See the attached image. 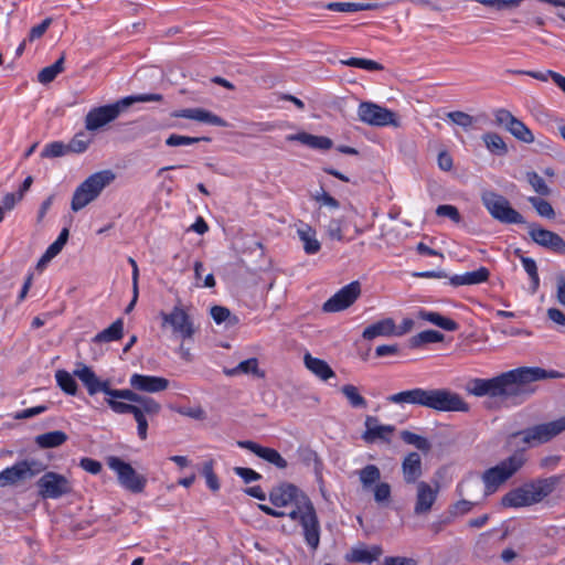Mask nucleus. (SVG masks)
<instances>
[{
    "instance_id": "nucleus-41",
    "label": "nucleus",
    "mask_w": 565,
    "mask_h": 565,
    "mask_svg": "<svg viewBox=\"0 0 565 565\" xmlns=\"http://www.w3.org/2000/svg\"><path fill=\"white\" fill-rule=\"evenodd\" d=\"M488 150L499 157L508 153V146L500 135L497 132H487L482 136Z\"/></svg>"
},
{
    "instance_id": "nucleus-49",
    "label": "nucleus",
    "mask_w": 565,
    "mask_h": 565,
    "mask_svg": "<svg viewBox=\"0 0 565 565\" xmlns=\"http://www.w3.org/2000/svg\"><path fill=\"white\" fill-rule=\"evenodd\" d=\"M68 152H67L66 143H64L62 141H53V142L45 145V147L41 151V158L53 159V158L63 157Z\"/></svg>"
},
{
    "instance_id": "nucleus-53",
    "label": "nucleus",
    "mask_w": 565,
    "mask_h": 565,
    "mask_svg": "<svg viewBox=\"0 0 565 565\" xmlns=\"http://www.w3.org/2000/svg\"><path fill=\"white\" fill-rule=\"evenodd\" d=\"M476 2L486 7L494 8L497 10H505L518 8L523 0H475Z\"/></svg>"
},
{
    "instance_id": "nucleus-42",
    "label": "nucleus",
    "mask_w": 565,
    "mask_h": 565,
    "mask_svg": "<svg viewBox=\"0 0 565 565\" xmlns=\"http://www.w3.org/2000/svg\"><path fill=\"white\" fill-rule=\"evenodd\" d=\"M399 437L405 444L416 447L424 454H428L431 449V444L426 437L419 436L413 431L402 430Z\"/></svg>"
},
{
    "instance_id": "nucleus-52",
    "label": "nucleus",
    "mask_w": 565,
    "mask_h": 565,
    "mask_svg": "<svg viewBox=\"0 0 565 565\" xmlns=\"http://www.w3.org/2000/svg\"><path fill=\"white\" fill-rule=\"evenodd\" d=\"M211 316L215 323L221 324L226 320H230V324H235L237 322L236 317H232L230 309L223 306H213L211 308Z\"/></svg>"
},
{
    "instance_id": "nucleus-9",
    "label": "nucleus",
    "mask_w": 565,
    "mask_h": 565,
    "mask_svg": "<svg viewBox=\"0 0 565 565\" xmlns=\"http://www.w3.org/2000/svg\"><path fill=\"white\" fill-rule=\"evenodd\" d=\"M481 201L490 215L502 224H526L521 213L513 209L509 200L493 191H484Z\"/></svg>"
},
{
    "instance_id": "nucleus-24",
    "label": "nucleus",
    "mask_w": 565,
    "mask_h": 565,
    "mask_svg": "<svg viewBox=\"0 0 565 565\" xmlns=\"http://www.w3.org/2000/svg\"><path fill=\"white\" fill-rule=\"evenodd\" d=\"M130 386L136 391L158 393L168 388L169 381L164 377L135 373L129 380Z\"/></svg>"
},
{
    "instance_id": "nucleus-21",
    "label": "nucleus",
    "mask_w": 565,
    "mask_h": 565,
    "mask_svg": "<svg viewBox=\"0 0 565 565\" xmlns=\"http://www.w3.org/2000/svg\"><path fill=\"white\" fill-rule=\"evenodd\" d=\"M365 430L362 434V439L366 444H374L377 440L383 443H391V436L395 431L393 425H382L376 416H366L364 422Z\"/></svg>"
},
{
    "instance_id": "nucleus-29",
    "label": "nucleus",
    "mask_w": 565,
    "mask_h": 565,
    "mask_svg": "<svg viewBox=\"0 0 565 565\" xmlns=\"http://www.w3.org/2000/svg\"><path fill=\"white\" fill-rule=\"evenodd\" d=\"M289 141H299L312 149L328 150L332 147L333 142L330 138L324 136H315L308 132H299L296 135H289L287 137Z\"/></svg>"
},
{
    "instance_id": "nucleus-51",
    "label": "nucleus",
    "mask_w": 565,
    "mask_h": 565,
    "mask_svg": "<svg viewBox=\"0 0 565 565\" xmlns=\"http://www.w3.org/2000/svg\"><path fill=\"white\" fill-rule=\"evenodd\" d=\"M446 116L451 122L462 127L465 130L470 129L476 122L475 117L460 110L450 111Z\"/></svg>"
},
{
    "instance_id": "nucleus-27",
    "label": "nucleus",
    "mask_w": 565,
    "mask_h": 565,
    "mask_svg": "<svg viewBox=\"0 0 565 565\" xmlns=\"http://www.w3.org/2000/svg\"><path fill=\"white\" fill-rule=\"evenodd\" d=\"M490 271L486 267H480L477 270L468 271L462 275H454L450 277V285L458 287L463 285H478L489 279Z\"/></svg>"
},
{
    "instance_id": "nucleus-63",
    "label": "nucleus",
    "mask_w": 565,
    "mask_h": 565,
    "mask_svg": "<svg viewBox=\"0 0 565 565\" xmlns=\"http://www.w3.org/2000/svg\"><path fill=\"white\" fill-rule=\"evenodd\" d=\"M181 415L188 416L193 419L203 420L205 418V412L202 407H181L178 409Z\"/></svg>"
},
{
    "instance_id": "nucleus-30",
    "label": "nucleus",
    "mask_w": 565,
    "mask_h": 565,
    "mask_svg": "<svg viewBox=\"0 0 565 565\" xmlns=\"http://www.w3.org/2000/svg\"><path fill=\"white\" fill-rule=\"evenodd\" d=\"M395 333V322L392 318L380 320L366 327L362 333L365 340H373L376 337H388Z\"/></svg>"
},
{
    "instance_id": "nucleus-14",
    "label": "nucleus",
    "mask_w": 565,
    "mask_h": 565,
    "mask_svg": "<svg viewBox=\"0 0 565 565\" xmlns=\"http://www.w3.org/2000/svg\"><path fill=\"white\" fill-rule=\"evenodd\" d=\"M39 494L43 499H58L72 492L68 479L57 472H45L36 482Z\"/></svg>"
},
{
    "instance_id": "nucleus-61",
    "label": "nucleus",
    "mask_w": 565,
    "mask_h": 565,
    "mask_svg": "<svg viewBox=\"0 0 565 565\" xmlns=\"http://www.w3.org/2000/svg\"><path fill=\"white\" fill-rule=\"evenodd\" d=\"M79 467L92 475H98L103 469L98 460L88 457H84L79 460Z\"/></svg>"
},
{
    "instance_id": "nucleus-28",
    "label": "nucleus",
    "mask_w": 565,
    "mask_h": 565,
    "mask_svg": "<svg viewBox=\"0 0 565 565\" xmlns=\"http://www.w3.org/2000/svg\"><path fill=\"white\" fill-rule=\"evenodd\" d=\"M303 363L311 373L322 381H328L335 376V373L324 360L313 358L310 353L305 354Z\"/></svg>"
},
{
    "instance_id": "nucleus-33",
    "label": "nucleus",
    "mask_w": 565,
    "mask_h": 565,
    "mask_svg": "<svg viewBox=\"0 0 565 565\" xmlns=\"http://www.w3.org/2000/svg\"><path fill=\"white\" fill-rule=\"evenodd\" d=\"M380 7L376 2H330L326 6L328 10L338 12L372 11Z\"/></svg>"
},
{
    "instance_id": "nucleus-46",
    "label": "nucleus",
    "mask_w": 565,
    "mask_h": 565,
    "mask_svg": "<svg viewBox=\"0 0 565 565\" xmlns=\"http://www.w3.org/2000/svg\"><path fill=\"white\" fill-rule=\"evenodd\" d=\"M200 141L210 142L211 138L210 137H189V136L172 134L166 139V145L169 147H179V146L194 145Z\"/></svg>"
},
{
    "instance_id": "nucleus-37",
    "label": "nucleus",
    "mask_w": 565,
    "mask_h": 565,
    "mask_svg": "<svg viewBox=\"0 0 565 565\" xmlns=\"http://www.w3.org/2000/svg\"><path fill=\"white\" fill-rule=\"evenodd\" d=\"M358 473L364 490H370L381 479V470L373 463L366 465Z\"/></svg>"
},
{
    "instance_id": "nucleus-38",
    "label": "nucleus",
    "mask_w": 565,
    "mask_h": 565,
    "mask_svg": "<svg viewBox=\"0 0 565 565\" xmlns=\"http://www.w3.org/2000/svg\"><path fill=\"white\" fill-rule=\"evenodd\" d=\"M444 334L436 330H425L409 339V347L412 349L419 348L428 343H437L444 341Z\"/></svg>"
},
{
    "instance_id": "nucleus-16",
    "label": "nucleus",
    "mask_w": 565,
    "mask_h": 565,
    "mask_svg": "<svg viewBox=\"0 0 565 565\" xmlns=\"http://www.w3.org/2000/svg\"><path fill=\"white\" fill-rule=\"evenodd\" d=\"M361 295V285L358 280L352 281L331 298H329L322 306L324 312H339L352 306Z\"/></svg>"
},
{
    "instance_id": "nucleus-34",
    "label": "nucleus",
    "mask_w": 565,
    "mask_h": 565,
    "mask_svg": "<svg viewBox=\"0 0 565 565\" xmlns=\"http://www.w3.org/2000/svg\"><path fill=\"white\" fill-rule=\"evenodd\" d=\"M124 334V320L121 318L114 321L108 328L98 332L94 338V343H107L118 341Z\"/></svg>"
},
{
    "instance_id": "nucleus-62",
    "label": "nucleus",
    "mask_w": 565,
    "mask_h": 565,
    "mask_svg": "<svg viewBox=\"0 0 565 565\" xmlns=\"http://www.w3.org/2000/svg\"><path fill=\"white\" fill-rule=\"evenodd\" d=\"M52 23L51 18L44 19L40 24L34 25L29 33V41H34L36 39H40L49 29V26Z\"/></svg>"
},
{
    "instance_id": "nucleus-58",
    "label": "nucleus",
    "mask_w": 565,
    "mask_h": 565,
    "mask_svg": "<svg viewBox=\"0 0 565 565\" xmlns=\"http://www.w3.org/2000/svg\"><path fill=\"white\" fill-rule=\"evenodd\" d=\"M105 401L108 404V406L111 408V411L115 412L116 414H130L135 406L132 404L119 402V401H117V398H113L109 396L106 397Z\"/></svg>"
},
{
    "instance_id": "nucleus-36",
    "label": "nucleus",
    "mask_w": 565,
    "mask_h": 565,
    "mask_svg": "<svg viewBox=\"0 0 565 565\" xmlns=\"http://www.w3.org/2000/svg\"><path fill=\"white\" fill-rule=\"evenodd\" d=\"M422 387H415L412 390L401 391L386 397V401L397 405H415L420 406Z\"/></svg>"
},
{
    "instance_id": "nucleus-18",
    "label": "nucleus",
    "mask_w": 565,
    "mask_h": 565,
    "mask_svg": "<svg viewBox=\"0 0 565 565\" xmlns=\"http://www.w3.org/2000/svg\"><path fill=\"white\" fill-rule=\"evenodd\" d=\"M439 490L440 487L438 481H435L434 486L426 481L417 482L416 497L413 510L414 514L417 516L429 514L438 498Z\"/></svg>"
},
{
    "instance_id": "nucleus-50",
    "label": "nucleus",
    "mask_w": 565,
    "mask_h": 565,
    "mask_svg": "<svg viewBox=\"0 0 565 565\" xmlns=\"http://www.w3.org/2000/svg\"><path fill=\"white\" fill-rule=\"evenodd\" d=\"M371 489H373L374 500L377 504H388L391 500L392 489L387 482H377Z\"/></svg>"
},
{
    "instance_id": "nucleus-10",
    "label": "nucleus",
    "mask_w": 565,
    "mask_h": 565,
    "mask_svg": "<svg viewBox=\"0 0 565 565\" xmlns=\"http://www.w3.org/2000/svg\"><path fill=\"white\" fill-rule=\"evenodd\" d=\"M565 430V416L553 422L534 425L526 429L513 433L512 438L520 437L523 444L536 446L546 444Z\"/></svg>"
},
{
    "instance_id": "nucleus-4",
    "label": "nucleus",
    "mask_w": 565,
    "mask_h": 565,
    "mask_svg": "<svg viewBox=\"0 0 565 565\" xmlns=\"http://www.w3.org/2000/svg\"><path fill=\"white\" fill-rule=\"evenodd\" d=\"M74 374L83 383L87 390L88 395L90 396H94L98 393H104L109 397L125 399L136 404H138V402L141 399L142 395L136 393L132 390L111 388L109 380L99 379L92 367L83 363L78 364L77 369L74 370Z\"/></svg>"
},
{
    "instance_id": "nucleus-12",
    "label": "nucleus",
    "mask_w": 565,
    "mask_h": 565,
    "mask_svg": "<svg viewBox=\"0 0 565 565\" xmlns=\"http://www.w3.org/2000/svg\"><path fill=\"white\" fill-rule=\"evenodd\" d=\"M45 468L43 462L35 459L20 460L0 472V487L4 488L31 479L44 471Z\"/></svg>"
},
{
    "instance_id": "nucleus-60",
    "label": "nucleus",
    "mask_w": 565,
    "mask_h": 565,
    "mask_svg": "<svg viewBox=\"0 0 565 565\" xmlns=\"http://www.w3.org/2000/svg\"><path fill=\"white\" fill-rule=\"evenodd\" d=\"M234 472H235V475L241 477L245 483H250L253 481H257V480L262 479V475H259L252 468L235 467Z\"/></svg>"
},
{
    "instance_id": "nucleus-15",
    "label": "nucleus",
    "mask_w": 565,
    "mask_h": 565,
    "mask_svg": "<svg viewBox=\"0 0 565 565\" xmlns=\"http://www.w3.org/2000/svg\"><path fill=\"white\" fill-rule=\"evenodd\" d=\"M494 119L499 126H503L518 140L532 143L534 135L527 126L518 119L512 113L505 108H499L494 111Z\"/></svg>"
},
{
    "instance_id": "nucleus-3",
    "label": "nucleus",
    "mask_w": 565,
    "mask_h": 565,
    "mask_svg": "<svg viewBox=\"0 0 565 565\" xmlns=\"http://www.w3.org/2000/svg\"><path fill=\"white\" fill-rule=\"evenodd\" d=\"M161 94H138L126 96L114 104L92 108L85 117V128L96 131L107 124L114 121L129 106L136 103L162 102Z\"/></svg>"
},
{
    "instance_id": "nucleus-5",
    "label": "nucleus",
    "mask_w": 565,
    "mask_h": 565,
    "mask_svg": "<svg viewBox=\"0 0 565 565\" xmlns=\"http://www.w3.org/2000/svg\"><path fill=\"white\" fill-rule=\"evenodd\" d=\"M114 179L115 174L110 170L98 171L89 175L75 189L71 202L72 211L78 212L96 200Z\"/></svg>"
},
{
    "instance_id": "nucleus-57",
    "label": "nucleus",
    "mask_w": 565,
    "mask_h": 565,
    "mask_svg": "<svg viewBox=\"0 0 565 565\" xmlns=\"http://www.w3.org/2000/svg\"><path fill=\"white\" fill-rule=\"evenodd\" d=\"M145 414L147 415H150V416H153V415H157L160 409H161V406L158 402H156L153 398L151 397H148V396H141V399L140 402H138V405Z\"/></svg>"
},
{
    "instance_id": "nucleus-6",
    "label": "nucleus",
    "mask_w": 565,
    "mask_h": 565,
    "mask_svg": "<svg viewBox=\"0 0 565 565\" xmlns=\"http://www.w3.org/2000/svg\"><path fill=\"white\" fill-rule=\"evenodd\" d=\"M420 407L437 412L469 411V404L458 393L447 388H422Z\"/></svg>"
},
{
    "instance_id": "nucleus-44",
    "label": "nucleus",
    "mask_w": 565,
    "mask_h": 565,
    "mask_svg": "<svg viewBox=\"0 0 565 565\" xmlns=\"http://www.w3.org/2000/svg\"><path fill=\"white\" fill-rule=\"evenodd\" d=\"M527 201L535 209L540 216L546 217L548 220L555 218V211L548 201L540 196H530Z\"/></svg>"
},
{
    "instance_id": "nucleus-8",
    "label": "nucleus",
    "mask_w": 565,
    "mask_h": 565,
    "mask_svg": "<svg viewBox=\"0 0 565 565\" xmlns=\"http://www.w3.org/2000/svg\"><path fill=\"white\" fill-rule=\"evenodd\" d=\"M525 461L524 450H516L497 466L487 469L482 475L487 492L495 491L500 484L519 471Z\"/></svg>"
},
{
    "instance_id": "nucleus-1",
    "label": "nucleus",
    "mask_w": 565,
    "mask_h": 565,
    "mask_svg": "<svg viewBox=\"0 0 565 565\" xmlns=\"http://www.w3.org/2000/svg\"><path fill=\"white\" fill-rule=\"evenodd\" d=\"M557 371H546L539 366H521L502 372L491 379H472L467 384V392L477 397L488 396L510 405H520L530 398L537 388V381L557 379Z\"/></svg>"
},
{
    "instance_id": "nucleus-55",
    "label": "nucleus",
    "mask_w": 565,
    "mask_h": 565,
    "mask_svg": "<svg viewBox=\"0 0 565 565\" xmlns=\"http://www.w3.org/2000/svg\"><path fill=\"white\" fill-rule=\"evenodd\" d=\"M83 137L84 134H77L68 143H66L68 153H82L86 151L88 145L90 143V140L84 139Z\"/></svg>"
},
{
    "instance_id": "nucleus-7",
    "label": "nucleus",
    "mask_w": 565,
    "mask_h": 565,
    "mask_svg": "<svg viewBox=\"0 0 565 565\" xmlns=\"http://www.w3.org/2000/svg\"><path fill=\"white\" fill-rule=\"evenodd\" d=\"M286 516L294 521H299L303 529L305 541L312 550H317L320 543V524L312 502L309 497L306 502L295 504Z\"/></svg>"
},
{
    "instance_id": "nucleus-45",
    "label": "nucleus",
    "mask_w": 565,
    "mask_h": 565,
    "mask_svg": "<svg viewBox=\"0 0 565 565\" xmlns=\"http://www.w3.org/2000/svg\"><path fill=\"white\" fill-rule=\"evenodd\" d=\"M224 373L228 376H234L239 373L257 374L258 373V360L256 358L247 359V360L238 363V365L233 369H224Z\"/></svg>"
},
{
    "instance_id": "nucleus-20",
    "label": "nucleus",
    "mask_w": 565,
    "mask_h": 565,
    "mask_svg": "<svg viewBox=\"0 0 565 565\" xmlns=\"http://www.w3.org/2000/svg\"><path fill=\"white\" fill-rule=\"evenodd\" d=\"M359 119L371 126H388L395 124V114L387 108L370 102H363L358 109Z\"/></svg>"
},
{
    "instance_id": "nucleus-43",
    "label": "nucleus",
    "mask_w": 565,
    "mask_h": 565,
    "mask_svg": "<svg viewBox=\"0 0 565 565\" xmlns=\"http://www.w3.org/2000/svg\"><path fill=\"white\" fill-rule=\"evenodd\" d=\"M341 392L348 398L352 407L365 408L367 406L366 399L359 393L356 386L352 384H347L341 387Z\"/></svg>"
},
{
    "instance_id": "nucleus-2",
    "label": "nucleus",
    "mask_w": 565,
    "mask_h": 565,
    "mask_svg": "<svg viewBox=\"0 0 565 565\" xmlns=\"http://www.w3.org/2000/svg\"><path fill=\"white\" fill-rule=\"evenodd\" d=\"M561 480V476H551L527 482L504 494L501 504L504 508H522L539 503L555 490Z\"/></svg>"
},
{
    "instance_id": "nucleus-64",
    "label": "nucleus",
    "mask_w": 565,
    "mask_h": 565,
    "mask_svg": "<svg viewBox=\"0 0 565 565\" xmlns=\"http://www.w3.org/2000/svg\"><path fill=\"white\" fill-rule=\"evenodd\" d=\"M383 565H417V562L403 556H387L384 558Z\"/></svg>"
},
{
    "instance_id": "nucleus-35",
    "label": "nucleus",
    "mask_w": 565,
    "mask_h": 565,
    "mask_svg": "<svg viewBox=\"0 0 565 565\" xmlns=\"http://www.w3.org/2000/svg\"><path fill=\"white\" fill-rule=\"evenodd\" d=\"M68 439L66 433L53 430L35 437V444L42 449L56 448L65 444Z\"/></svg>"
},
{
    "instance_id": "nucleus-39",
    "label": "nucleus",
    "mask_w": 565,
    "mask_h": 565,
    "mask_svg": "<svg viewBox=\"0 0 565 565\" xmlns=\"http://www.w3.org/2000/svg\"><path fill=\"white\" fill-rule=\"evenodd\" d=\"M65 54L55 61L52 65L42 68L38 74V81L41 84H49L53 82L56 76L64 71Z\"/></svg>"
},
{
    "instance_id": "nucleus-54",
    "label": "nucleus",
    "mask_w": 565,
    "mask_h": 565,
    "mask_svg": "<svg viewBox=\"0 0 565 565\" xmlns=\"http://www.w3.org/2000/svg\"><path fill=\"white\" fill-rule=\"evenodd\" d=\"M202 473L205 477L206 484L212 491H217L220 489L218 478L213 470V461H206L203 465Z\"/></svg>"
},
{
    "instance_id": "nucleus-19",
    "label": "nucleus",
    "mask_w": 565,
    "mask_h": 565,
    "mask_svg": "<svg viewBox=\"0 0 565 565\" xmlns=\"http://www.w3.org/2000/svg\"><path fill=\"white\" fill-rule=\"evenodd\" d=\"M308 495L300 490L297 486L290 482H281L274 487L268 494L270 503L275 507L281 508L298 502H306Z\"/></svg>"
},
{
    "instance_id": "nucleus-48",
    "label": "nucleus",
    "mask_w": 565,
    "mask_h": 565,
    "mask_svg": "<svg viewBox=\"0 0 565 565\" xmlns=\"http://www.w3.org/2000/svg\"><path fill=\"white\" fill-rule=\"evenodd\" d=\"M341 63L343 65H348L351 67L363 68L366 71H382L384 66L375 61L361 58V57H350L348 60H342Z\"/></svg>"
},
{
    "instance_id": "nucleus-25",
    "label": "nucleus",
    "mask_w": 565,
    "mask_h": 565,
    "mask_svg": "<svg viewBox=\"0 0 565 565\" xmlns=\"http://www.w3.org/2000/svg\"><path fill=\"white\" fill-rule=\"evenodd\" d=\"M403 480L406 484H416L423 476V462L416 451L408 452L401 465Z\"/></svg>"
},
{
    "instance_id": "nucleus-11",
    "label": "nucleus",
    "mask_w": 565,
    "mask_h": 565,
    "mask_svg": "<svg viewBox=\"0 0 565 565\" xmlns=\"http://www.w3.org/2000/svg\"><path fill=\"white\" fill-rule=\"evenodd\" d=\"M107 466L116 472L118 482L132 493H140L145 490L147 478L139 475L130 463L117 456H109L106 459Z\"/></svg>"
},
{
    "instance_id": "nucleus-56",
    "label": "nucleus",
    "mask_w": 565,
    "mask_h": 565,
    "mask_svg": "<svg viewBox=\"0 0 565 565\" xmlns=\"http://www.w3.org/2000/svg\"><path fill=\"white\" fill-rule=\"evenodd\" d=\"M436 214L438 216L448 217L457 224L461 222V215L455 205H450V204L438 205L436 209Z\"/></svg>"
},
{
    "instance_id": "nucleus-47",
    "label": "nucleus",
    "mask_w": 565,
    "mask_h": 565,
    "mask_svg": "<svg viewBox=\"0 0 565 565\" xmlns=\"http://www.w3.org/2000/svg\"><path fill=\"white\" fill-rule=\"evenodd\" d=\"M526 180L533 190L541 196H548L551 194L550 186L545 183L544 179L535 171L526 172Z\"/></svg>"
},
{
    "instance_id": "nucleus-13",
    "label": "nucleus",
    "mask_w": 565,
    "mask_h": 565,
    "mask_svg": "<svg viewBox=\"0 0 565 565\" xmlns=\"http://www.w3.org/2000/svg\"><path fill=\"white\" fill-rule=\"evenodd\" d=\"M163 326L169 324L173 333L179 334L183 340L191 339L195 333L194 323L178 299L171 312L160 313Z\"/></svg>"
},
{
    "instance_id": "nucleus-26",
    "label": "nucleus",
    "mask_w": 565,
    "mask_h": 565,
    "mask_svg": "<svg viewBox=\"0 0 565 565\" xmlns=\"http://www.w3.org/2000/svg\"><path fill=\"white\" fill-rule=\"evenodd\" d=\"M383 554V550L379 545L370 548L354 547L345 555V559L350 563L372 564Z\"/></svg>"
},
{
    "instance_id": "nucleus-40",
    "label": "nucleus",
    "mask_w": 565,
    "mask_h": 565,
    "mask_svg": "<svg viewBox=\"0 0 565 565\" xmlns=\"http://www.w3.org/2000/svg\"><path fill=\"white\" fill-rule=\"evenodd\" d=\"M76 376L73 375L65 370H57L55 373V379L58 387L67 395L75 396L78 391L77 383L74 379Z\"/></svg>"
},
{
    "instance_id": "nucleus-59",
    "label": "nucleus",
    "mask_w": 565,
    "mask_h": 565,
    "mask_svg": "<svg viewBox=\"0 0 565 565\" xmlns=\"http://www.w3.org/2000/svg\"><path fill=\"white\" fill-rule=\"evenodd\" d=\"M327 234L331 239H337L339 242L343 241L342 221L339 218L330 220L327 225Z\"/></svg>"
},
{
    "instance_id": "nucleus-22",
    "label": "nucleus",
    "mask_w": 565,
    "mask_h": 565,
    "mask_svg": "<svg viewBox=\"0 0 565 565\" xmlns=\"http://www.w3.org/2000/svg\"><path fill=\"white\" fill-rule=\"evenodd\" d=\"M237 446L252 451L257 457L279 469H285L288 466L287 460L274 448L264 447L252 440H239L237 441Z\"/></svg>"
},
{
    "instance_id": "nucleus-32",
    "label": "nucleus",
    "mask_w": 565,
    "mask_h": 565,
    "mask_svg": "<svg viewBox=\"0 0 565 565\" xmlns=\"http://www.w3.org/2000/svg\"><path fill=\"white\" fill-rule=\"evenodd\" d=\"M418 318L430 322L446 331H457L459 329V324L455 320L445 317L437 311L420 310L418 312Z\"/></svg>"
},
{
    "instance_id": "nucleus-17",
    "label": "nucleus",
    "mask_w": 565,
    "mask_h": 565,
    "mask_svg": "<svg viewBox=\"0 0 565 565\" xmlns=\"http://www.w3.org/2000/svg\"><path fill=\"white\" fill-rule=\"evenodd\" d=\"M531 239L548 250L565 255V241L557 233L541 227L537 223H526Z\"/></svg>"
},
{
    "instance_id": "nucleus-23",
    "label": "nucleus",
    "mask_w": 565,
    "mask_h": 565,
    "mask_svg": "<svg viewBox=\"0 0 565 565\" xmlns=\"http://www.w3.org/2000/svg\"><path fill=\"white\" fill-rule=\"evenodd\" d=\"M174 118H186L217 127H227L228 124L220 116L204 108H184L171 114Z\"/></svg>"
},
{
    "instance_id": "nucleus-31",
    "label": "nucleus",
    "mask_w": 565,
    "mask_h": 565,
    "mask_svg": "<svg viewBox=\"0 0 565 565\" xmlns=\"http://www.w3.org/2000/svg\"><path fill=\"white\" fill-rule=\"evenodd\" d=\"M299 239L303 244V250L308 255L317 254L321 244L316 237V231L309 226L308 224H301V226L297 230Z\"/></svg>"
}]
</instances>
